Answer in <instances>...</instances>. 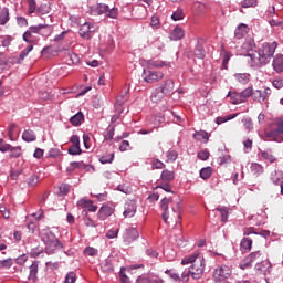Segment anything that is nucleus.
Segmentation results:
<instances>
[{"label": "nucleus", "instance_id": "nucleus-1", "mask_svg": "<svg viewBox=\"0 0 283 283\" xmlns=\"http://www.w3.org/2000/svg\"><path fill=\"white\" fill-rule=\"evenodd\" d=\"M275 50H277V42H265L262 44L258 52L248 53L251 66L260 67L261 65H266V63L273 59Z\"/></svg>", "mask_w": 283, "mask_h": 283}, {"label": "nucleus", "instance_id": "nucleus-2", "mask_svg": "<svg viewBox=\"0 0 283 283\" xmlns=\"http://www.w3.org/2000/svg\"><path fill=\"white\" fill-rule=\"evenodd\" d=\"M181 264L182 266L192 264L190 266V273L193 280H200L202 275H205V256H202L200 252H195L188 256H185L181 260Z\"/></svg>", "mask_w": 283, "mask_h": 283}, {"label": "nucleus", "instance_id": "nucleus-3", "mask_svg": "<svg viewBox=\"0 0 283 283\" xmlns=\"http://www.w3.org/2000/svg\"><path fill=\"white\" fill-rule=\"evenodd\" d=\"M172 200L171 198H163L160 201V209L163 211L161 213V218L165 222V224H169V220L171 222H176V224H178V222H180L181 217H180V202L176 203V207L172 206L171 208V212H169V205H171Z\"/></svg>", "mask_w": 283, "mask_h": 283}, {"label": "nucleus", "instance_id": "nucleus-4", "mask_svg": "<svg viewBox=\"0 0 283 283\" xmlns=\"http://www.w3.org/2000/svg\"><path fill=\"white\" fill-rule=\"evenodd\" d=\"M40 237L45 245V252L48 255H52V253H55V251L63 248V243L59 241L56 234H54V232H52L50 229L42 230Z\"/></svg>", "mask_w": 283, "mask_h": 283}, {"label": "nucleus", "instance_id": "nucleus-5", "mask_svg": "<svg viewBox=\"0 0 283 283\" xmlns=\"http://www.w3.org/2000/svg\"><path fill=\"white\" fill-rule=\"evenodd\" d=\"M90 14L92 17L105 14L108 19H116L118 17V8H109V6L105 3H97L90 8Z\"/></svg>", "mask_w": 283, "mask_h": 283}, {"label": "nucleus", "instance_id": "nucleus-6", "mask_svg": "<svg viewBox=\"0 0 283 283\" xmlns=\"http://www.w3.org/2000/svg\"><path fill=\"white\" fill-rule=\"evenodd\" d=\"M233 275V270L227 264L218 265L213 271V280L216 283H231L229 277Z\"/></svg>", "mask_w": 283, "mask_h": 283}, {"label": "nucleus", "instance_id": "nucleus-7", "mask_svg": "<svg viewBox=\"0 0 283 283\" xmlns=\"http://www.w3.org/2000/svg\"><path fill=\"white\" fill-rule=\"evenodd\" d=\"M98 28L94 23L85 22L80 27L78 34L85 41H90L92 36H94V32H96Z\"/></svg>", "mask_w": 283, "mask_h": 283}, {"label": "nucleus", "instance_id": "nucleus-8", "mask_svg": "<svg viewBox=\"0 0 283 283\" xmlns=\"http://www.w3.org/2000/svg\"><path fill=\"white\" fill-rule=\"evenodd\" d=\"M142 76L146 83H157V81H163V78H165L163 72L147 69H144Z\"/></svg>", "mask_w": 283, "mask_h": 283}, {"label": "nucleus", "instance_id": "nucleus-9", "mask_svg": "<svg viewBox=\"0 0 283 283\" xmlns=\"http://www.w3.org/2000/svg\"><path fill=\"white\" fill-rule=\"evenodd\" d=\"M137 238H140V233L136 228H127L123 233L125 244H132Z\"/></svg>", "mask_w": 283, "mask_h": 283}, {"label": "nucleus", "instance_id": "nucleus-10", "mask_svg": "<svg viewBox=\"0 0 283 283\" xmlns=\"http://www.w3.org/2000/svg\"><path fill=\"white\" fill-rule=\"evenodd\" d=\"M272 94L270 87H264L263 90H255L253 93V101L256 103H264Z\"/></svg>", "mask_w": 283, "mask_h": 283}, {"label": "nucleus", "instance_id": "nucleus-11", "mask_svg": "<svg viewBox=\"0 0 283 283\" xmlns=\"http://www.w3.org/2000/svg\"><path fill=\"white\" fill-rule=\"evenodd\" d=\"M270 180L276 187H280L281 196H283V174L280 170H274L270 175Z\"/></svg>", "mask_w": 283, "mask_h": 283}, {"label": "nucleus", "instance_id": "nucleus-12", "mask_svg": "<svg viewBox=\"0 0 283 283\" xmlns=\"http://www.w3.org/2000/svg\"><path fill=\"white\" fill-rule=\"evenodd\" d=\"M136 211H137L136 201L130 200L124 205L123 216L124 218H134V216H136Z\"/></svg>", "mask_w": 283, "mask_h": 283}, {"label": "nucleus", "instance_id": "nucleus-13", "mask_svg": "<svg viewBox=\"0 0 283 283\" xmlns=\"http://www.w3.org/2000/svg\"><path fill=\"white\" fill-rule=\"evenodd\" d=\"M74 169H85L90 171V169H94V166L84 164L83 161H73L70 163L69 167L66 168L67 174H72Z\"/></svg>", "mask_w": 283, "mask_h": 283}, {"label": "nucleus", "instance_id": "nucleus-14", "mask_svg": "<svg viewBox=\"0 0 283 283\" xmlns=\"http://www.w3.org/2000/svg\"><path fill=\"white\" fill-rule=\"evenodd\" d=\"M77 207H81L82 209H87L92 213H96L98 211V207L94 205V201L90 199H81L77 201Z\"/></svg>", "mask_w": 283, "mask_h": 283}, {"label": "nucleus", "instance_id": "nucleus-15", "mask_svg": "<svg viewBox=\"0 0 283 283\" xmlns=\"http://www.w3.org/2000/svg\"><path fill=\"white\" fill-rule=\"evenodd\" d=\"M272 268L273 265L268 260L259 262L254 266L256 273H261L263 275H266V273H271Z\"/></svg>", "mask_w": 283, "mask_h": 283}, {"label": "nucleus", "instance_id": "nucleus-16", "mask_svg": "<svg viewBox=\"0 0 283 283\" xmlns=\"http://www.w3.org/2000/svg\"><path fill=\"white\" fill-rule=\"evenodd\" d=\"M137 283H165V280L158 275H142L137 277Z\"/></svg>", "mask_w": 283, "mask_h": 283}, {"label": "nucleus", "instance_id": "nucleus-17", "mask_svg": "<svg viewBox=\"0 0 283 283\" xmlns=\"http://www.w3.org/2000/svg\"><path fill=\"white\" fill-rule=\"evenodd\" d=\"M112 213H114V208L109 206H102L98 210L97 218L98 220H107Z\"/></svg>", "mask_w": 283, "mask_h": 283}, {"label": "nucleus", "instance_id": "nucleus-18", "mask_svg": "<svg viewBox=\"0 0 283 283\" xmlns=\"http://www.w3.org/2000/svg\"><path fill=\"white\" fill-rule=\"evenodd\" d=\"M249 34V25L241 23L237 27L234 31L235 39H244Z\"/></svg>", "mask_w": 283, "mask_h": 283}, {"label": "nucleus", "instance_id": "nucleus-19", "mask_svg": "<svg viewBox=\"0 0 283 283\" xmlns=\"http://www.w3.org/2000/svg\"><path fill=\"white\" fill-rule=\"evenodd\" d=\"M158 88L166 96H169V94H171V92H174V80H166Z\"/></svg>", "mask_w": 283, "mask_h": 283}, {"label": "nucleus", "instance_id": "nucleus-20", "mask_svg": "<svg viewBox=\"0 0 283 283\" xmlns=\"http://www.w3.org/2000/svg\"><path fill=\"white\" fill-rule=\"evenodd\" d=\"M28 280L29 282H36V275L39 273V262L34 261L30 266Z\"/></svg>", "mask_w": 283, "mask_h": 283}, {"label": "nucleus", "instance_id": "nucleus-21", "mask_svg": "<svg viewBox=\"0 0 283 283\" xmlns=\"http://www.w3.org/2000/svg\"><path fill=\"white\" fill-rule=\"evenodd\" d=\"M185 39V30L180 27H176L171 32H170V40L171 41H180Z\"/></svg>", "mask_w": 283, "mask_h": 283}, {"label": "nucleus", "instance_id": "nucleus-22", "mask_svg": "<svg viewBox=\"0 0 283 283\" xmlns=\"http://www.w3.org/2000/svg\"><path fill=\"white\" fill-rule=\"evenodd\" d=\"M253 249V240L250 238H243L240 242V250L242 253H249Z\"/></svg>", "mask_w": 283, "mask_h": 283}, {"label": "nucleus", "instance_id": "nucleus-23", "mask_svg": "<svg viewBox=\"0 0 283 283\" xmlns=\"http://www.w3.org/2000/svg\"><path fill=\"white\" fill-rule=\"evenodd\" d=\"M227 96L230 98V103L232 105H240V104L244 103L242 99L241 93H238L235 91H233V92L230 91Z\"/></svg>", "mask_w": 283, "mask_h": 283}, {"label": "nucleus", "instance_id": "nucleus-24", "mask_svg": "<svg viewBox=\"0 0 283 283\" xmlns=\"http://www.w3.org/2000/svg\"><path fill=\"white\" fill-rule=\"evenodd\" d=\"M274 72L277 74L283 72V55H276L272 63Z\"/></svg>", "mask_w": 283, "mask_h": 283}, {"label": "nucleus", "instance_id": "nucleus-25", "mask_svg": "<svg viewBox=\"0 0 283 283\" xmlns=\"http://www.w3.org/2000/svg\"><path fill=\"white\" fill-rule=\"evenodd\" d=\"M65 60L69 65H76L78 63V61H81V59L78 57V54H76L72 51H67L65 53Z\"/></svg>", "mask_w": 283, "mask_h": 283}, {"label": "nucleus", "instance_id": "nucleus-26", "mask_svg": "<svg viewBox=\"0 0 283 283\" xmlns=\"http://www.w3.org/2000/svg\"><path fill=\"white\" fill-rule=\"evenodd\" d=\"M83 120H85V115H83V113L81 112L70 118V123L74 127L81 126L83 124Z\"/></svg>", "mask_w": 283, "mask_h": 283}, {"label": "nucleus", "instance_id": "nucleus-27", "mask_svg": "<svg viewBox=\"0 0 283 283\" xmlns=\"http://www.w3.org/2000/svg\"><path fill=\"white\" fill-rule=\"evenodd\" d=\"M193 138L199 143H209V133L207 130H198L193 134Z\"/></svg>", "mask_w": 283, "mask_h": 283}, {"label": "nucleus", "instance_id": "nucleus-28", "mask_svg": "<svg viewBox=\"0 0 283 283\" xmlns=\"http://www.w3.org/2000/svg\"><path fill=\"white\" fill-rule=\"evenodd\" d=\"M168 63L161 60H148L146 61V67L151 70V67H165Z\"/></svg>", "mask_w": 283, "mask_h": 283}, {"label": "nucleus", "instance_id": "nucleus-29", "mask_svg": "<svg viewBox=\"0 0 283 283\" xmlns=\"http://www.w3.org/2000/svg\"><path fill=\"white\" fill-rule=\"evenodd\" d=\"M22 140H24V143H34V140H36V135L34 134V130H24L22 134Z\"/></svg>", "mask_w": 283, "mask_h": 283}, {"label": "nucleus", "instance_id": "nucleus-30", "mask_svg": "<svg viewBox=\"0 0 283 283\" xmlns=\"http://www.w3.org/2000/svg\"><path fill=\"white\" fill-rule=\"evenodd\" d=\"M250 171L253 174V176H262V174H264V166L258 163H252L250 166Z\"/></svg>", "mask_w": 283, "mask_h": 283}, {"label": "nucleus", "instance_id": "nucleus-31", "mask_svg": "<svg viewBox=\"0 0 283 283\" xmlns=\"http://www.w3.org/2000/svg\"><path fill=\"white\" fill-rule=\"evenodd\" d=\"M99 163L102 165H112L114 163V153H105L99 156Z\"/></svg>", "mask_w": 283, "mask_h": 283}, {"label": "nucleus", "instance_id": "nucleus-32", "mask_svg": "<svg viewBox=\"0 0 283 283\" xmlns=\"http://www.w3.org/2000/svg\"><path fill=\"white\" fill-rule=\"evenodd\" d=\"M8 21H10V10L4 7L0 11V25H6Z\"/></svg>", "mask_w": 283, "mask_h": 283}, {"label": "nucleus", "instance_id": "nucleus-33", "mask_svg": "<svg viewBox=\"0 0 283 283\" xmlns=\"http://www.w3.org/2000/svg\"><path fill=\"white\" fill-rule=\"evenodd\" d=\"M165 96L167 95L160 88H156L150 98L153 103H160Z\"/></svg>", "mask_w": 283, "mask_h": 283}, {"label": "nucleus", "instance_id": "nucleus-34", "mask_svg": "<svg viewBox=\"0 0 283 283\" xmlns=\"http://www.w3.org/2000/svg\"><path fill=\"white\" fill-rule=\"evenodd\" d=\"M161 180H164L165 182H171V180H174V178H176V172L165 169L161 171V176H160Z\"/></svg>", "mask_w": 283, "mask_h": 283}, {"label": "nucleus", "instance_id": "nucleus-35", "mask_svg": "<svg viewBox=\"0 0 283 283\" xmlns=\"http://www.w3.org/2000/svg\"><path fill=\"white\" fill-rule=\"evenodd\" d=\"M185 17H186V13L182 8H177L171 14L172 21H182Z\"/></svg>", "mask_w": 283, "mask_h": 283}, {"label": "nucleus", "instance_id": "nucleus-36", "mask_svg": "<svg viewBox=\"0 0 283 283\" xmlns=\"http://www.w3.org/2000/svg\"><path fill=\"white\" fill-rule=\"evenodd\" d=\"M260 155L261 158H263V160H268V163H275V160H277L271 150H261Z\"/></svg>", "mask_w": 283, "mask_h": 283}, {"label": "nucleus", "instance_id": "nucleus-37", "mask_svg": "<svg viewBox=\"0 0 283 283\" xmlns=\"http://www.w3.org/2000/svg\"><path fill=\"white\" fill-rule=\"evenodd\" d=\"M213 168L205 167L200 170L199 176L202 180H209V177L212 176Z\"/></svg>", "mask_w": 283, "mask_h": 283}, {"label": "nucleus", "instance_id": "nucleus-38", "mask_svg": "<svg viewBox=\"0 0 283 283\" xmlns=\"http://www.w3.org/2000/svg\"><path fill=\"white\" fill-rule=\"evenodd\" d=\"M153 50L157 56H160V52H163V50H165V43H163V41H160V40H156L153 43Z\"/></svg>", "mask_w": 283, "mask_h": 283}, {"label": "nucleus", "instance_id": "nucleus-39", "mask_svg": "<svg viewBox=\"0 0 283 283\" xmlns=\"http://www.w3.org/2000/svg\"><path fill=\"white\" fill-rule=\"evenodd\" d=\"M102 271H104V273H112L114 271L112 259L108 258L102 263Z\"/></svg>", "mask_w": 283, "mask_h": 283}, {"label": "nucleus", "instance_id": "nucleus-40", "mask_svg": "<svg viewBox=\"0 0 283 283\" xmlns=\"http://www.w3.org/2000/svg\"><path fill=\"white\" fill-rule=\"evenodd\" d=\"M245 258L253 264V262L260 261V259L262 258V251L258 250V251L251 252Z\"/></svg>", "mask_w": 283, "mask_h": 283}, {"label": "nucleus", "instance_id": "nucleus-41", "mask_svg": "<svg viewBox=\"0 0 283 283\" xmlns=\"http://www.w3.org/2000/svg\"><path fill=\"white\" fill-rule=\"evenodd\" d=\"M217 211L221 213V222H227L229 220V208L219 206Z\"/></svg>", "mask_w": 283, "mask_h": 283}, {"label": "nucleus", "instance_id": "nucleus-42", "mask_svg": "<svg viewBox=\"0 0 283 283\" xmlns=\"http://www.w3.org/2000/svg\"><path fill=\"white\" fill-rule=\"evenodd\" d=\"M166 163H176L178 160V151L176 150H168L166 153Z\"/></svg>", "mask_w": 283, "mask_h": 283}, {"label": "nucleus", "instance_id": "nucleus-43", "mask_svg": "<svg viewBox=\"0 0 283 283\" xmlns=\"http://www.w3.org/2000/svg\"><path fill=\"white\" fill-rule=\"evenodd\" d=\"M237 116L238 114H230L223 117H217L216 123L217 125H222V123H228V120H233V118H235Z\"/></svg>", "mask_w": 283, "mask_h": 283}, {"label": "nucleus", "instance_id": "nucleus-44", "mask_svg": "<svg viewBox=\"0 0 283 283\" xmlns=\"http://www.w3.org/2000/svg\"><path fill=\"white\" fill-rule=\"evenodd\" d=\"M10 158H21L22 151L21 146L12 147L10 148Z\"/></svg>", "mask_w": 283, "mask_h": 283}, {"label": "nucleus", "instance_id": "nucleus-45", "mask_svg": "<svg viewBox=\"0 0 283 283\" xmlns=\"http://www.w3.org/2000/svg\"><path fill=\"white\" fill-rule=\"evenodd\" d=\"M29 14H34V12L41 13V8H36V0H28Z\"/></svg>", "mask_w": 283, "mask_h": 283}, {"label": "nucleus", "instance_id": "nucleus-46", "mask_svg": "<svg viewBox=\"0 0 283 283\" xmlns=\"http://www.w3.org/2000/svg\"><path fill=\"white\" fill-rule=\"evenodd\" d=\"M195 56L197 59H205V46L202 44L198 43L195 48Z\"/></svg>", "mask_w": 283, "mask_h": 283}, {"label": "nucleus", "instance_id": "nucleus-47", "mask_svg": "<svg viewBox=\"0 0 283 283\" xmlns=\"http://www.w3.org/2000/svg\"><path fill=\"white\" fill-rule=\"evenodd\" d=\"M253 87H248L245 90H243L240 94H241V98L243 101V103L247 102V98H250V96H253Z\"/></svg>", "mask_w": 283, "mask_h": 283}, {"label": "nucleus", "instance_id": "nucleus-48", "mask_svg": "<svg viewBox=\"0 0 283 283\" xmlns=\"http://www.w3.org/2000/svg\"><path fill=\"white\" fill-rule=\"evenodd\" d=\"M76 280H77L76 272L71 271L65 275L63 283H76Z\"/></svg>", "mask_w": 283, "mask_h": 283}, {"label": "nucleus", "instance_id": "nucleus-49", "mask_svg": "<svg viewBox=\"0 0 283 283\" xmlns=\"http://www.w3.org/2000/svg\"><path fill=\"white\" fill-rule=\"evenodd\" d=\"M32 50H34V45H32V44H30L28 48H25L20 53L18 63H21V61H23L25 59V56H28V54H30V52H32Z\"/></svg>", "mask_w": 283, "mask_h": 283}, {"label": "nucleus", "instance_id": "nucleus-50", "mask_svg": "<svg viewBox=\"0 0 283 283\" xmlns=\"http://www.w3.org/2000/svg\"><path fill=\"white\" fill-rule=\"evenodd\" d=\"M67 153L71 156H81V154H83V150L81 149V146H74L72 145L69 149Z\"/></svg>", "mask_w": 283, "mask_h": 283}, {"label": "nucleus", "instance_id": "nucleus-51", "mask_svg": "<svg viewBox=\"0 0 283 283\" xmlns=\"http://www.w3.org/2000/svg\"><path fill=\"white\" fill-rule=\"evenodd\" d=\"M239 83L247 85L249 83V75L247 73H238L234 75Z\"/></svg>", "mask_w": 283, "mask_h": 283}, {"label": "nucleus", "instance_id": "nucleus-52", "mask_svg": "<svg viewBox=\"0 0 283 283\" xmlns=\"http://www.w3.org/2000/svg\"><path fill=\"white\" fill-rule=\"evenodd\" d=\"M242 50H245V52H253V49L255 48V43L251 40L245 41L242 44Z\"/></svg>", "mask_w": 283, "mask_h": 283}, {"label": "nucleus", "instance_id": "nucleus-53", "mask_svg": "<svg viewBox=\"0 0 283 283\" xmlns=\"http://www.w3.org/2000/svg\"><path fill=\"white\" fill-rule=\"evenodd\" d=\"M221 56H222V66L224 67V70H227V65H228L229 61L231 60V54L223 50L221 52Z\"/></svg>", "mask_w": 283, "mask_h": 283}, {"label": "nucleus", "instance_id": "nucleus-54", "mask_svg": "<svg viewBox=\"0 0 283 283\" xmlns=\"http://www.w3.org/2000/svg\"><path fill=\"white\" fill-rule=\"evenodd\" d=\"M252 266H253V263H251L247 256L239 264V269H241L242 271H247V269H251Z\"/></svg>", "mask_w": 283, "mask_h": 283}, {"label": "nucleus", "instance_id": "nucleus-55", "mask_svg": "<svg viewBox=\"0 0 283 283\" xmlns=\"http://www.w3.org/2000/svg\"><path fill=\"white\" fill-rule=\"evenodd\" d=\"M151 169H165V163L160 161V159L154 158L151 160Z\"/></svg>", "mask_w": 283, "mask_h": 283}, {"label": "nucleus", "instance_id": "nucleus-56", "mask_svg": "<svg viewBox=\"0 0 283 283\" xmlns=\"http://www.w3.org/2000/svg\"><path fill=\"white\" fill-rule=\"evenodd\" d=\"M114 132H115V127L109 126L106 129V133L104 134V140H113L114 139Z\"/></svg>", "mask_w": 283, "mask_h": 283}, {"label": "nucleus", "instance_id": "nucleus-57", "mask_svg": "<svg viewBox=\"0 0 283 283\" xmlns=\"http://www.w3.org/2000/svg\"><path fill=\"white\" fill-rule=\"evenodd\" d=\"M14 264L12 259L0 260V269H10Z\"/></svg>", "mask_w": 283, "mask_h": 283}, {"label": "nucleus", "instance_id": "nucleus-58", "mask_svg": "<svg viewBox=\"0 0 283 283\" xmlns=\"http://www.w3.org/2000/svg\"><path fill=\"white\" fill-rule=\"evenodd\" d=\"M84 255H90L91 258H96L98 255V250L92 247H87L84 250Z\"/></svg>", "mask_w": 283, "mask_h": 283}, {"label": "nucleus", "instance_id": "nucleus-59", "mask_svg": "<svg viewBox=\"0 0 283 283\" xmlns=\"http://www.w3.org/2000/svg\"><path fill=\"white\" fill-rule=\"evenodd\" d=\"M255 6H258V1L256 0H243L241 2V7L242 8H255Z\"/></svg>", "mask_w": 283, "mask_h": 283}, {"label": "nucleus", "instance_id": "nucleus-60", "mask_svg": "<svg viewBox=\"0 0 283 283\" xmlns=\"http://www.w3.org/2000/svg\"><path fill=\"white\" fill-rule=\"evenodd\" d=\"M44 28H48V24H40V25H35V27H30V31L32 34H41V30H43Z\"/></svg>", "mask_w": 283, "mask_h": 283}, {"label": "nucleus", "instance_id": "nucleus-61", "mask_svg": "<svg viewBox=\"0 0 283 283\" xmlns=\"http://www.w3.org/2000/svg\"><path fill=\"white\" fill-rule=\"evenodd\" d=\"M165 273L166 275H169V277H171V280L175 282H180V274L174 272L172 270H166Z\"/></svg>", "mask_w": 283, "mask_h": 283}, {"label": "nucleus", "instance_id": "nucleus-62", "mask_svg": "<svg viewBox=\"0 0 283 283\" xmlns=\"http://www.w3.org/2000/svg\"><path fill=\"white\" fill-rule=\"evenodd\" d=\"M272 85L275 90H282L283 87V78L282 77H276L272 81Z\"/></svg>", "mask_w": 283, "mask_h": 283}, {"label": "nucleus", "instance_id": "nucleus-63", "mask_svg": "<svg viewBox=\"0 0 283 283\" xmlns=\"http://www.w3.org/2000/svg\"><path fill=\"white\" fill-rule=\"evenodd\" d=\"M39 185V176L33 175L28 180V187H36Z\"/></svg>", "mask_w": 283, "mask_h": 283}, {"label": "nucleus", "instance_id": "nucleus-64", "mask_svg": "<svg viewBox=\"0 0 283 283\" xmlns=\"http://www.w3.org/2000/svg\"><path fill=\"white\" fill-rule=\"evenodd\" d=\"M242 123H243L245 129H248V132H252V129H253V120H251V118H243Z\"/></svg>", "mask_w": 283, "mask_h": 283}]
</instances>
